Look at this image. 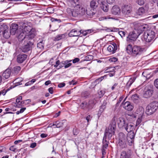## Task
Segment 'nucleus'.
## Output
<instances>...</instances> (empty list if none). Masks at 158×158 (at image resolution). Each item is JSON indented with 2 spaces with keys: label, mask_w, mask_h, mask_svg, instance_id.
Returning a JSON list of instances; mask_svg holds the SVG:
<instances>
[{
  "label": "nucleus",
  "mask_w": 158,
  "mask_h": 158,
  "mask_svg": "<svg viewBox=\"0 0 158 158\" xmlns=\"http://www.w3.org/2000/svg\"><path fill=\"white\" fill-rule=\"evenodd\" d=\"M116 126V118H113L111 123L110 124L108 128H106L103 137V141H107L106 140L108 138L109 139H110L112 135L115 134Z\"/></svg>",
  "instance_id": "1"
},
{
  "label": "nucleus",
  "mask_w": 158,
  "mask_h": 158,
  "mask_svg": "<svg viewBox=\"0 0 158 158\" xmlns=\"http://www.w3.org/2000/svg\"><path fill=\"white\" fill-rule=\"evenodd\" d=\"M126 50L129 54L132 55L134 56H136L140 55L145 50V48L137 45H135L132 47L131 44H129L127 47Z\"/></svg>",
  "instance_id": "2"
},
{
  "label": "nucleus",
  "mask_w": 158,
  "mask_h": 158,
  "mask_svg": "<svg viewBox=\"0 0 158 158\" xmlns=\"http://www.w3.org/2000/svg\"><path fill=\"white\" fill-rule=\"evenodd\" d=\"M73 17H80L85 15V9L79 4H77L73 9Z\"/></svg>",
  "instance_id": "3"
},
{
  "label": "nucleus",
  "mask_w": 158,
  "mask_h": 158,
  "mask_svg": "<svg viewBox=\"0 0 158 158\" xmlns=\"http://www.w3.org/2000/svg\"><path fill=\"white\" fill-rule=\"evenodd\" d=\"M158 108V102L154 101L149 103L146 108V113L151 115L155 112Z\"/></svg>",
  "instance_id": "4"
},
{
  "label": "nucleus",
  "mask_w": 158,
  "mask_h": 158,
  "mask_svg": "<svg viewBox=\"0 0 158 158\" xmlns=\"http://www.w3.org/2000/svg\"><path fill=\"white\" fill-rule=\"evenodd\" d=\"M95 104L94 100H90L88 102H83L81 104L80 107L82 109L89 111L93 108Z\"/></svg>",
  "instance_id": "5"
},
{
  "label": "nucleus",
  "mask_w": 158,
  "mask_h": 158,
  "mask_svg": "<svg viewBox=\"0 0 158 158\" xmlns=\"http://www.w3.org/2000/svg\"><path fill=\"white\" fill-rule=\"evenodd\" d=\"M155 33L151 30H147L143 34L144 40L147 42H150L153 40L155 37Z\"/></svg>",
  "instance_id": "6"
},
{
  "label": "nucleus",
  "mask_w": 158,
  "mask_h": 158,
  "mask_svg": "<svg viewBox=\"0 0 158 158\" xmlns=\"http://www.w3.org/2000/svg\"><path fill=\"white\" fill-rule=\"evenodd\" d=\"M153 86L151 85H148L144 88L143 96L146 98H149L153 93Z\"/></svg>",
  "instance_id": "7"
},
{
  "label": "nucleus",
  "mask_w": 158,
  "mask_h": 158,
  "mask_svg": "<svg viewBox=\"0 0 158 158\" xmlns=\"http://www.w3.org/2000/svg\"><path fill=\"white\" fill-rule=\"evenodd\" d=\"M118 145L120 148L123 149L127 147L126 136L123 132H120L118 135Z\"/></svg>",
  "instance_id": "8"
},
{
  "label": "nucleus",
  "mask_w": 158,
  "mask_h": 158,
  "mask_svg": "<svg viewBox=\"0 0 158 158\" xmlns=\"http://www.w3.org/2000/svg\"><path fill=\"white\" fill-rule=\"evenodd\" d=\"M0 29L2 31V34L5 38L8 39L10 37V33L9 31V29L7 25L3 24L0 26Z\"/></svg>",
  "instance_id": "9"
},
{
  "label": "nucleus",
  "mask_w": 158,
  "mask_h": 158,
  "mask_svg": "<svg viewBox=\"0 0 158 158\" xmlns=\"http://www.w3.org/2000/svg\"><path fill=\"white\" fill-rule=\"evenodd\" d=\"M27 42V43L21 47L20 48L22 52H27L31 50L33 45L34 43L32 41L30 40Z\"/></svg>",
  "instance_id": "10"
},
{
  "label": "nucleus",
  "mask_w": 158,
  "mask_h": 158,
  "mask_svg": "<svg viewBox=\"0 0 158 158\" xmlns=\"http://www.w3.org/2000/svg\"><path fill=\"white\" fill-rule=\"evenodd\" d=\"M20 29H21V31L25 33L26 34L31 31L33 28H31V27L27 25L26 23L21 22L20 23Z\"/></svg>",
  "instance_id": "11"
},
{
  "label": "nucleus",
  "mask_w": 158,
  "mask_h": 158,
  "mask_svg": "<svg viewBox=\"0 0 158 158\" xmlns=\"http://www.w3.org/2000/svg\"><path fill=\"white\" fill-rule=\"evenodd\" d=\"M146 25H142L140 23H138L135 26L134 30H136L137 33L140 35L143 31H146L147 28Z\"/></svg>",
  "instance_id": "12"
},
{
  "label": "nucleus",
  "mask_w": 158,
  "mask_h": 158,
  "mask_svg": "<svg viewBox=\"0 0 158 158\" xmlns=\"http://www.w3.org/2000/svg\"><path fill=\"white\" fill-rule=\"evenodd\" d=\"M139 35L137 33L136 30H134L130 32L127 37L128 40L130 41H134L138 37Z\"/></svg>",
  "instance_id": "13"
},
{
  "label": "nucleus",
  "mask_w": 158,
  "mask_h": 158,
  "mask_svg": "<svg viewBox=\"0 0 158 158\" xmlns=\"http://www.w3.org/2000/svg\"><path fill=\"white\" fill-rule=\"evenodd\" d=\"M122 12L125 15H129L132 11V7L130 5H124L122 6Z\"/></svg>",
  "instance_id": "14"
},
{
  "label": "nucleus",
  "mask_w": 158,
  "mask_h": 158,
  "mask_svg": "<svg viewBox=\"0 0 158 158\" xmlns=\"http://www.w3.org/2000/svg\"><path fill=\"white\" fill-rule=\"evenodd\" d=\"M98 2L101 9L104 12H107L109 10L108 4L105 2V0H98Z\"/></svg>",
  "instance_id": "15"
},
{
  "label": "nucleus",
  "mask_w": 158,
  "mask_h": 158,
  "mask_svg": "<svg viewBox=\"0 0 158 158\" xmlns=\"http://www.w3.org/2000/svg\"><path fill=\"white\" fill-rule=\"evenodd\" d=\"M36 35V31L35 29L33 28L27 34L26 36V41H29V40H32L34 38Z\"/></svg>",
  "instance_id": "16"
},
{
  "label": "nucleus",
  "mask_w": 158,
  "mask_h": 158,
  "mask_svg": "<svg viewBox=\"0 0 158 158\" xmlns=\"http://www.w3.org/2000/svg\"><path fill=\"white\" fill-rule=\"evenodd\" d=\"M109 143V141H106V140L102 141V158L104 157V155L106 153V149H107L108 147Z\"/></svg>",
  "instance_id": "17"
},
{
  "label": "nucleus",
  "mask_w": 158,
  "mask_h": 158,
  "mask_svg": "<svg viewBox=\"0 0 158 158\" xmlns=\"http://www.w3.org/2000/svg\"><path fill=\"white\" fill-rule=\"evenodd\" d=\"M127 122V120L123 117L119 118L118 120V127L120 128L123 129Z\"/></svg>",
  "instance_id": "18"
},
{
  "label": "nucleus",
  "mask_w": 158,
  "mask_h": 158,
  "mask_svg": "<svg viewBox=\"0 0 158 158\" xmlns=\"http://www.w3.org/2000/svg\"><path fill=\"white\" fill-rule=\"evenodd\" d=\"M111 12L114 15H119L121 13L120 8L118 6L114 5L112 7Z\"/></svg>",
  "instance_id": "19"
},
{
  "label": "nucleus",
  "mask_w": 158,
  "mask_h": 158,
  "mask_svg": "<svg viewBox=\"0 0 158 158\" xmlns=\"http://www.w3.org/2000/svg\"><path fill=\"white\" fill-rule=\"evenodd\" d=\"M27 58V55L24 54H20L17 56V61L18 63H22Z\"/></svg>",
  "instance_id": "20"
},
{
  "label": "nucleus",
  "mask_w": 158,
  "mask_h": 158,
  "mask_svg": "<svg viewBox=\"0 0 158 158\" xmlns=\"http://www.w3.org/2000/svg\"><path fill=\"white\" fill-rule=\"evenodd\" d=\"M117 49V44L114 43L111 45H109L107 48V49L108 51L111 52L112 53H114Z\"/></svg>",
  "instance_id": "21"
},
{
  "label": "nucleus",
  "mask_w": 158,
  "mask_h": 158,
  "mask_svg": "<svg viewBox=\"0 0 158 158\" xmlns=\"http://www.w3.org/2000/svg\"><path fill=\"white\" fill-rule=\"evenodd\" d=\"M18 28V25L16 23H13L10 27V33L12 35H15Z\"/></svg>",
  "instance_id": "22"
},
{
  "label": "nucleus",
  "mask_w": 158,
  "mask_h": 158,
  "mask_svg": "<svg viewBox=\"0 0 158 158\" xmlns=\"http://www.w3.org/2000/svg\"><path fill=\"white\" fill-rule=\"evenodd\" d=\"M123 128L127 132H129L132 131L134 129V126L132 123L127 122Z\"/></svg>",
  "instance_id": "23"
},
{
  "label": "nucleus",
  "mask_w": 158,
  "mask_h": 158,
  "mask_svg": "<svg viewBox=\"0 0 158 158\" xmlns=\"http://www.w3.org/2000/svg\"><path fill=\"white\" fill-rule=\"evenodd\" d=\"M66 122V120H63L60 121H57L53 123L52 126H55V127L60 128L63 127L64 125V124Z\"/></svg>",
  "instance_id": "24"
},
{
  "label": "nucleus",
  "mask_w": 158,
  "mask_h": 158,
  "mask_svg": "<svg viewBox=\"0 0 158 158\" xmlns=\"http://www.w3.org/2000/svg\"><path fill=\"white\" fill-rule=\"evenodd\" d=\"M11 73L10 70L8 69L6 70L2 74V79H5L9 78L10 75Z\"/></svg>",
  "instance_id": "25"
},
{
  "label": "nucleus",
  "mask_w": 158,
  "mask_h": 158,
  "mask_svg": "<svg viewBox=\"0 0 158 158\" xmlns=\"http://www.w3.org/2000/svg\"><path fill=\"white\" fill-rule=\"evenodd\" d=\"M68 35L70 37L78 36L80 35V32L79 31H77L75 29H73L70 31Z\"/></svg>",
  "instance_id": "26"
},
{
  "label": "nucleus",
  "mask_w": 158,
  "mask_h": 158,
  "mask_svg": "<svg viewBox=\"0 0 158 158\" xmlns=\"http://www.w3.org/2000/svg\"><path fill=\"white\" fill-rule=\"evenodd\" d=\"M133 106L129 102H126L124 103V108L127 110L130 111L132 110L133 109Z\"/></svg>",
  "instance_id": "27"
},
{
  "label": "nucleus",
  "mask_w": 158,
  "mask_h": 158,
  "mask_svg": "<svg viewBox=\"0 0 158 158\" xmlns=\"http://www.w3.org/2000/svg\"><path fill=\"white\" fill-rule=\"evenodd\" d=\"M146 11L143 7L139 8L136 11V14L141 16H143L145 15Z\"/></svg>",
  "instance_id": "28"
},
{
  "label": "nucleus",
  "mask_w": 158,
  "mask_h": 158,
  "mask_svg": "<svg viewBox=\"0 0 158 158\" xmlns=\"http://www.w3.org/2000/svg\"><path fill=\"white\" fill-rule=\"evenodd\" d=\"M120 158H131V154L129 152L123 151L121 152Z\"/></svg>",
  "instance_id": "29"
},
{
  "label": "nucleus",
  "mask_w": 158,
  "mask_h": 158,
  "mask_svg": "<svg viewBox=\"0 0 158 158\" xmlns=\"http://www.w3.org/2000/svg\"><path fill=\"white\" fill-rule=\"evenodd\" d=\"M98 4L97 0H92L90 3V6L91 8L96 9L98 7Z\"/></svg>",
  "instance_id": "30"
},
{
  "label": "nucleus",
  "mask_w": 158,
  "mask_h": 158,
  "mask_svg": "<svg viewBox=\"0 0 158 158\" xmlns=\"http://www.w3.org/2000/svg\"><path fill=\"white\" fill-rule=\"evenodd\" d=\"M26 34L22 31V32L20 33L18 36V38L19 41H21L23 40H25V41H26Z\"/></svg>",
  "instance_id": "31"
},
{
  "label": "nucleus",
  "mask_w": 158,
  "mask_h": 158,
  "mask_svg": "<svg viewBox=\"0 0 158 158\" xmlns=\"http://www.w3.org/2000/svg\"><path fill=\"white\" fill-rule=\"evenodd\" d=\"M136 78V77H133L131 78L127 83V87H130L135 80Z\"/></svg>",
  "instance_id": "32"
},
{
  "label": "nucleus",
  "mask_w": 158,
  "mask_h": 158,
  "mask_svg": "<svg viewBox=\"0 0 158 158\" xmlns=\"http://www.w3.org/2000/svg\"><path fill=\"white\" fill-rule=\"evenodd\" d=\"M106 101H104L103 104L102 105L99 110V113H102L104 111V110L106 108Z\"/></svg>",
  "instance_id": "33"
},
{
  "label": "nucleus",
  "mask_w": 158,
  "mask_h": 158,
  "mask_svg": "<svg viewBox=\"0 0 158 158\" xmlns=\"http://www.w3.org/2000/svg\"><path fill=\"white\" fill-rule=\"evenodd\" d=\"M135 135V134L134 132H129V134L127 135L126 138L130 139H133L134 140Z\"/></svg>",
  "instance_id": "34"
},
{
  "label": "nucleus",
  "mask_w": 158,
  "mask_h": 158,
  "mask_svg": "<svg viewBox=\"0 0 158 158\" xmlns=\"http://www.w3.org/2000/svg\"><path fill=\"white\" fill-rule=\"evenodd\" d=\"M20 69L21 68L20 66H15L13 69V73L17 74L19 73Z\"/></svg>",
  "instance_id": "35"
},
{
  "label": "nucleus",
  "mask_w": 158,
  "mask_h": 158,
  "mask_svg": "<svg viewBox=\"0 0 158 158\" xmlns=\"http://www.w3.org/2000/svg\"><path fill=\"white\" fill-rule=\"evenodd\" d=\"M89 93L87 91H85L83 92L81 94V96L82 97L84 98H87L88 96L89 95Z\"/></svg>",
  "instance_id": "36"
},
{
  "label": "nucleus",
  "mask_w": 158,
  "mask_h": 158,
  "mask_svg": "<svg viewBox=\"0 0 158 158\" xmlns=\"http://www.w3.org/2000/svg\"><path fill=\"white\" fill-rule=\"evenodd\" d=\"M86 14L88 15L91 16L94 15L95 13L93 12L92 10H87L85 9V14Z\"/></svg>",
  "instance_id": "37"
},
{
  "label": "nucleus",
  "mask_w": 158,
  "mask_h": 158,
  "mask_svg": "<svg viewBox=\"0 0 158 158\" xmlns=\"http://www.w3.org/2000/svg\"><path fill=\"white\" fill-rule=\"evenodd\" d=\"M65 35L64 34H62L57 35L55 37V39L56 40H59L65 37Z\"/></svg>",
  "instance_id": "38"
},
{
  "label": "nucleus",
  "mask_w": 158,
  "mask_h": 158,
  "mask_svg": "<svg viewBox=\"0 0 158 158\" xmlns=\"http://www.w3.org/2000/svg\"><path fill=\"white\" fill-rule=\"evenodd\" d=\"M126 142L127 141L129 145L131 146L133 144L134 142V139H130L126 137Z\"/></svg>",
  "instance_id": "39"
},
{
  "label": "nucleus",
  "mask_w": 158,
  "mask_h": 158,
  "mask_svg": "<svg viewBox=\"0 0 158 158\" xmlns=\"http://www.w3.org/2000/svg\"><path fill=\"white\" fill-rule=\"evenodd\" d=\"M66 11L69 15H72L73 17V9L72 10L70 8H68L67 9Z\"/></svg>",
  "instance_id": "40"
},
{
  "label": "nucleus",
  "mask_w": 158,
  "mask_h": 158,
  "mask_svg": "<svg viewBox=\"0 0 158 158\" xmlns=\"http://www.w3.org/2000/svg\"><path fill=\"white\" fill-rule=\"evenodd\" d=\"M37 47L40 49L43 48L44 47V44L43 43V41H40L37 44Z\"/></svg>",
  "instance_id": "41"
},
{
  "label": "nucleus",
  "mask_w": 158,
  "mask_h": 158,
  "mask_svg": "<svg viewBox=\"0 0 158 158\" xmlns=\"http://www.w3.org/2000/svg\"><path fill=\"white\" fill-rule=\"evenodd\" d=\"M105 93V91L104 90H100L98 91V94L99 97L101 98L102 97Z\"/></svg>",
  "instance_id": "42"
},
{
  "label": "nucleus",
  "mask_w": 158,
  "mask_h": 158,
  "mask_svg": "<svg viewBox=\"0 0 158 158\" xmlns=\"http://www.w3.org/2000/svg\"><path fill=\"white\" fill-rule=\"evenodd\" d=\"M139 98V96L136 94L132 95L131 96V98L133 100H137Z\"/></svg>",
  "instance_id": "43"
},
{
  "label": "nucleus",
  "mask_w": 158,
  "mask_h": 158,
  "mask_svg": "<svg viewBox=\"0 0 158 158\" xmlns=\"http://www.w3.org/2000/svg\"><path fill=\"white\" fill-rule=\"evenodd\" d=\"M73 133L75 135H77L79 133V131L77 128H74L73 129Z\"/></svg>",
  "instance_id": "44"
},
{
  "label": "nucleus",
  "mask_w": 158,
  "mask_h": 158,
  "mask_svg": "<svg viewBox=\"0 0 158 158\" xmlns=\"http://www.w3.org/2000/svg\"><path fill=\"white\" fill-rule=\"evenodd\" d=\"M142 121L141 120V116L140 117L138 118L137 120L136 121V126H137L138 125H139L141 123Z\"/></svg>",
  "instance_id": "45"
},
{
  "label": "nucleus",
  "mask_w": 158,
  "mask_h": 158,
  "mask_svg": "<svg viewBox=\"0 0 158 158\" xmlns=\"http://www.w3.org/2000/svg\"><path fill=\"white\" fill-rule=\"evenodd\" d=\"M126 32L123 31H120L118 33L122 37H123L125 36Z\"/></svg>",
  "instance_id": "46"
},
{
  "label": "nucleus",
  "mask_w": 158,
  "mask_h": 158,
  "mask_svg": "<svg viewBox=\"0 0 158 158\" xmlns=\"http://www.w3.org/2000/svg\"><path fill=\"white\" fill-rule=\"evenodd\" d=\"M154 85L158 89V79H156L155 80Z\"/></svg>",
  "instance_id": "47"
},
{
  "label": "nucleus",
  "mask_w": 158,
  "mask_h": 158,
  "mask_svg": "<svg viewBox=\"0 0 158 158\" xmlns=\"http://www.w3.org/2000/svg\"><path fill=\"white\" fill-rule=\"evenodd\" d=\"M60 60H57L56 62V64L54 65V67L57 69L60 64Z\"/></svg>",
  "instance_id": "48"
},
{
  "label": "nucleus",
  "mask_w": 158,
  "mask_h": 158,
  "mask_svg": "<svg viewBox=\"0 0 158 158\" xmlns=\"http://www.w3.org/2000/svg\"><path fill=\"white\" fill-rule=\"evenodd\" d=\"M137 2L140 5H142L144 4L143 0H138L137 1Z\"/></svg>",
  "instance_id": "49"
},
{
  "label": "nucleus",
  "mask_w": 158,
  "mask_h": 158,
  "mask_svg": "<svg viewBox=\"0 0 158 158\" xmlns=\"http://www.w3.org/2000/svg\"><path fill=\"white\" fill-rule=\"evenodd\" d=\"M117 59L116 58L113 57L111 58H110L109 59V60L110 61L112 62H116L117 60Z\"/></svg>",
  "instance_id": "50"
},
{
  "label": "nucleus",
  "mask_w": 158,
  "mask_h": 158,
  "mask_svg": "<svg viewBox=\"0 0 158 158\" xmlns=\"http://www.w3.org/2000/svg\"><path fill=\"white\" fill-rule=\"evenodd\" d=\"M69 83L70 85H74L77 84V82L75 81V80H73L71 81H69Z\"/></svg>",
  "instance_id": "51"
},
{
  "label": "nucleus",
  "mask_w": 158,
  "mask_h": 158,
  "mask_svg": "<svg viewBox=\"0 0 158 158\" xmlns=\"http://www.w3.org/2000/svg\"><path fill=\"white\" fill-rule=\"evenodd\" d=\"M6 150V148L4 147L0 146V153L2 152H5Z\"/></svg>",
  "instance_id": "52"
},
{
  "label": "nucleus",
  "mask_w": 158,
  "mask_h": 158,
  "mask_svg": "<svg viewBox=\"0 0 158 158\" xmlns=\"http://www.w3.org/2000/svg\"><path fill=\"white\" fill-rule=\"evenodd\" d=\"M92 118V116L90 115H88L86 117V119L88 123L89 121H90Z\"/></svg>",
  "instance_id": "53"
},
{
  "label": "nucleus",
  "mask_w": 158,
  "mask_h": 158,
  "mask_svg": "<svg viewBox=\"0 0 158 158\" xmlns=\"http://www.w3.org/2000/svg\"><path fill=\"white\" fill-rule=\"evenodd\" d=\"M79 31L80 32V34L81 33L84 36H85L87 35L86 30L82 31V30H81Z\"/></svg>",
  "instance_id": "54"
},
{
  "label": "nucleus",
  "mask_w": 158,
  "mask_h": 158,
  "mask_svg": "<svg viewBox=\"0 0 158 158\" xmlns=\"http://www.w3.org/2000/svg\"><path fill=\"white\" fill-rule=\"evenodd\" d=\"M7 92V91L4 89L1 90L0 91V96L2 94L3 95H4Z\"/></svg>",
  "instance_id": "55"
},
{
  "label": "nucleus",
  "mask_w": 158,
  "mask_h": 158,
  "mask_svg": "<svg viewBox=\"0 0 158 158\" xmlns=\"http://www.w3.org/2000/svg\"><path fill=\"white\" fill-rule=\"evenodd\" d=\"M37 145L36 143L34 142L31 143L30 145V147L32 148H35Z\"/></svg>",
  "instance_id": "56"
},
{
  "label": "nucleus",
  "mask_w": 158,
  "mask_h": 158,
  "mask_svg": "<svg viewBox=\"0 0 158 158\" xmlns=\"http://www.w3.org/2000/svg\"><path fill=\"white\" fill-rule=\"evenodd\" d=\"M107 3L110 4H113L114 2V0H106Z\"/></svg>",
  "instance_id": "57"
},
{
  "label": "nucleus",
  "mask_w": 158,
  "mask_h": 158,
  "mask_svg": "<svg viewBox=\"0 0 158 158\" xmlns=\"http://www.w3.org/2000/svg\"><path fill=\"white\" fill-rule=\"evenodd\" d=\"M10 150L13 152H15L16 148L14 146H11L10 148Z\"/></svg>",
  "instance_id": "58"
},
{
  "label": "nucleus",
  "mask_w": 158,
  "mask_h": 158,
  "mask_svg": "<svg viewBox=\"0 0 158 158\" xmlns=\"http://www.w3.org/2000/svg\"><path fill=\"white\" fill-rule=\"evenodd\" d=\"M79 60L80 59L79 58H76L73 60V63H75L79 61Z\"/></svg>",
  "instance_id": "59"
},
{
  "label": "nucleus",
  "mask_w": 158,
  "mask_h": 158,
  "mask_svg": "<svg viewBox=\"0 0 158 158\" xmlns=\"http://www.w3.org/2000/svg\"><path fill=\"white\" fill-rule=\"evenodd\" d=\"M65 85V83H60L58 85V87L60 88H61L64 86Z\"/></svg>",
  "instance_id": "60"
},
{
  "label": "nucleus",
  "mask_w": 158,
  "mask_h": 158,
  "mask_svg": "<svg viewBox=\"0 0 158 158\" xmlns=\"http://www.w3.org/2000/svg\"><path fill=\"white\" fill-rule=\"evenodd\" d=\"M48 90L49 92L51 94H52L53 93V88L52 87H50L48 89Z\"/></svg>",
  "instance_id": "61"
},
{
  "label": "nucleus",
  "mask_w": 158,
  "mask_h": 158,
  "mask_svg": "<svg viewBox=\"0 0 158 158\" xmlns=\"http://www.w3.org/2000/svg\"><path fill=\"white\" fill-rule=\"evenodd\" d=\"M118 29L117 28L113 27V28H111V30H110V31L112 32V31H118Z\"/></svg>",
  "instance_id": "62"
},
{
  "label": "nucleus",
  "mask_w": 158,
  "mask_h": 158,
  "mask_svg": "<svg viewBox=\"0 0 158 158\" xmlns=\"http://www.w3.org/2000/svg\"><path fill=\"white\" fill-rule=\"evenodd\" d=\"M47 136V134L44 133H42L40 135L41 137L43 138L46 137Z\"/></svg>",
  "instance_id": "63"
},
{
  "label": "nucleus",
  "mask_w": 158,
  "mask_h": 158,
  "mask_svg": "<svg viewBox=\"0 0 158 158\" xmlns=\"http://www.w3.org/2000/svg\"><path fill=\"white\" fill-rule=\"evenodd\" d=\"M72 64L71 63H69L66 64L64 66V68L66 69L69 67V66L71 65Z\"/></svg>",
  "instance_id": "64"
}]
</instances>
